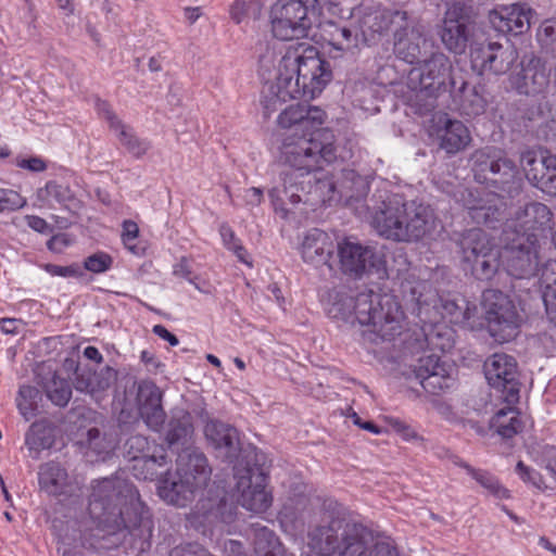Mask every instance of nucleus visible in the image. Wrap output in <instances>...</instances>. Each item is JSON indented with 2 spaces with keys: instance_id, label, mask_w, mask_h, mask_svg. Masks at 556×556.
<instances>
[{
  "instance_id": "nucleus-43",
  "label": "nucleus",
  "mask_w": 556,
  "mask_h": 556,
  "mask_svg": "<svg viewBox=\"0 0 556 556\" xmlns=\"http://www.w3.org/2000/svg\"><path fill=\"white\" fill-rule=\"evenodd\" d=\"M549 271L556 275V261H547L542 268V280L546 283L543 293V301L546 308V314L552 323L556 325V278L552 279Z\"/></svg>"
},
{
  "instance_id": "nucleus-47",
  "label": "nucleus",
  "mask_w": 556,
  "mask_h": 556,
  "mask_svg": "<svg viewBox=\"0 0 556 556\" xmlns=\"http://www.w3.org/2000/svg\"><path fill=\"white\" fill-rule=\"evenodd\" d=\"M307 184L309 185L307 194L313 195V198L309 199L312 204L319 202L325 204L326 202H330L333 199L337 187L333 179L328 175H324L318 178L315 177L314 184H312V180L309 179Z\"/></svg>"
},
{
  "instance_id": "nucleus-10",
  "label": "nucleus",
  "mask_w": 556,
  "mask_h": 556,
  "mask_svg": "<svg viewBox=\"0 0 556 556\" xmlns=\"http://www.w3.org/2000/svg\"><path fill=\"white\" fill-rule=\"evenodd\" d=\"M306 0H277L269 10L270 31L282 41L307 38L315 24Z\"/></svg>"
},
{
  "instance_id": "nucleus-63",
  "label": "nucleus",
  "mask_w": 556,
  "mask_h": 556,
  "mask_svg": "<svg viewBox=\"0 0 556 556\" xmlns=\"http://www.w3.org/2000/svg\"><path fill=\"white\" fill-rule=\"evenodd\" d=\"M16 165L21 168L28 169L34 173H41L47 168L46 162L38 156L17 160Z\"/></svg>"
},
{
  "instance_id": "nucleus-44",
  "label": "nucleus",
  "mask_w": 556,
  "mask_h": 556,
  "mask_svg": "<svg viewBox=\"0 0 556 556\" xmlns=\"http://www.w3.org/2000/svg\"><path fill=\"white\" fill-rule=\"evenodd\" d=\"M41 401L40 391L33 386H22L16 399L17 408L25 420H30L37 414L38 403Z\"/></svg>"
},
{
  "instance_id": "nucleus-9",
  "label": "nucleus",
  "mask_w": 556,
  "mask_h": 556,
  "mask_svg": "<svg viewBox=\"0 0 556 556\" xmlns=\"http://www.w3.org/2000/svg\"><path fill=\"white\" fill-rule=\"evenodd\" d=\"M408 73V85L416 89V98L425 100L419 108V113L425 114L435 108L437 92L445 87V79L452 70L450 59L435 46L430 49L426 58H421Z\"/></svg>"
},
{
  "instance_id": "nucleus-32",
  "label": "nucleus",
  "mask_w": 556,
  "mask_h": 556,
  "mask_svg": "<svg viewBox=\"0 0 556 556\" xmlns=\"http://www.w3.org/2000/svg\"><path fill=\"white\" fill-rule=\"evenodd\" d=\"M149 454L136 459L131 463L129 470L134 477L140 480H154L159 477L164 479L166 476L172 477L168 472V464L172 462L167 450L162 446L152 447Z\"/></svg>"
},
{
  "instance_id": "nucleus-27",
  "label": "nucleus",
  "mask_w": 556,
  "mask_h": 556,
  "mask_svg": "<svg viewBox=\"0 0 556 556\" xmlns=\"http://www.w3.org/2000/svg\"><path fill=\"white\" fill-rule=\"evenodd\" d=\"M321 38L338 55L354 53L359 49L363 42L358 25L354 22L338 23L334 21H325L320 24Z\"/></svg>"
},
{
  "instance_id": "nucleus-48",
  "label": "nucleus",
  "mask_w": 556,
  "mask_h": 556,
  "mask_svg": "<svg viewBox=\"0 0 556 556\" xmlns=\"http://www.w3.org/2000/svg\"><path fill=\"white\" fill-rule=\"evenodd\" d=\"M38 198L49 204L53 201L65 204L67 201L72 200L73 194L68 186L51 180L48 181L43 188L38 190Z\"/></svg>"
},
{
  "instance_id": "nucleus-56",
  "label": "nucleus",
  "mask_w": 556,
  "mask_h": 556,
  "mask_svg": "<svg viewBox=\"0 0 556 556\" xmlns=\"http://www.w3.org/2000/svg\"><path fill=\"white\" fill-rule=\"evenodd\" d=\"M365 556H401L397 546L390 540H380L374 543Z\"/></svg>"
},
{
  "instance_id": "nucleus-25",
  "label": "nucleus",
  "mask_w": 556,
  "mask_h": 556,
  "mask_svg": "<svg viewBox=\"0 0 556 556\" xmlns=\"http://www.w3.org/2000/svg\"><path fill=\"white\" fill-rule=\"evenodd\" d=\"M326 113L319 106L298 103L286 108L278 116V124L290 128L291 132H312L321 130Z\"/></svg>"
},
{
  "instance_id": "nucleus-62",
  "label": "nucleus",
  "mask_w": 556,
  "mask_h": 556,
  "mask_svg": "<svg viewBox=\"0 0 556 556\" xmlns=\"http://www.w3.org/2000/svg\"><path fill=\"white\" fill-rule=\"evenodd\" d=\"M326 3L333 14L343 15L344 11H348L354 16L355 0H326Z\"/></svg>"
},
{
  "instance_id": "nucleus-26",
  "label": "nucleus",
  "mask_w": 556,
  "mask_h": 556,
  "mask_svg": "<svg viewBox=\"0 0 556 556\" xmlns=\"http://www.w3.org/2000/svg\"><path fill=\"white\" fill-rule=\"evenodd\" d=\"M137 406L140 417L153 431H159L165 422L166 414L162 406V392L151 380L138 384Z\"/></svg>"
},
{
  "instance_id": "nucleus-29",
  "label": "nucleus",
  "mask_w": 556,
  "mask_h": 556,
  "mask_svg": "<svg viewBox=\"0 0 556 556\" xmlns=\"http://www.w3.org/2000/svg\"><path fill=\"white\" fill-rule=\"evenodd\" d=\"M204 434L219 455L232 463L240 451L237 429L219 420H210L205 425Z\"/></svg>"
},
{
  "instance_id": "nucleus-1",
  "label": "nucleus",
  "mask_w": 556,
  "mask_h": 556,
  "mask_svg": "<svg viewBox=\"0 0 556 556\" xmlns=\"http://www.w3.org/2000/svg\"><path fill=\"white\" fill-rule=\"evenodd\" d=\"M88 511L98 528L109 534L127 531L140 541V549L150 547L153 521L139 493L131 482L114 476L92 485Z\"/></svg>"
},
{
  "instance_id": "nucleus-57",
  "label": "nucleus",
  "mask_w": 556,
  "mask_h": 556,
  "mask_svg": "<svg viewBox=\"0 0 556 556\" xmlns=\"http://www.w3.org/2000/svg\"><path fill=\"white\" fill-rule=\"evenodd\" d=\"M97 110L98 113L101 115L102 118H104L111 128V130H115L124 123L117 117V115L112 110L111 105L105 101H98L97 102Z\"/></svg>"
},
{
  "instance_id": "nucleus-19",
  "label": "nucleus",
  "mask_w": 556,
  "mask_h": 556,
  "mask_svg": "<svg viewBox=\"0 0 556 556\" xmlns=\"http://www.w3.org/2000/svg\"><path fill=\"white\" fill-rule=\"evenodd\" d=\"M422 326L419 329L414 330L408 340H406V350L412 356L437 354V352H445L452 349L453 340L451 331L438 319H433L431 316L418 315Z\"/></svg>"
},
{
  "instance_id": "nucleus-37",
  "label": "nucleus",
  "mask_w": 556,
  "mask_h": 556,
  "mask_svg": "<svg viewBox=\"0 0 556 556\" xmlns=\"http://www.w3.org/2000/svg\"><path fill=\"white\" fill-rule=\"evenodd\" d=\"M440 37L447 50L454 53H462L467 46V26L459 20L445 17Z\"/></svg>"
},
{
  "instance_id": "nucleus-28",
  "label": "nucleus",
  "mask_w": 556,
  "mask_h": 556,
  "mask_svg": "<svg viewBox=\"0 0 556 556\" xmlns=\"http://www.w3.org/2000/svg\"><path fill=\"white\" fill-rule=\"evenodd\" d=\"M407 20V12L389 9H369L359 11L358 29L364 43H367L376 34H382L391 26L397 28Z\"/></svg>"
},
{
  "instance_id": "nucleus-6",
  "label": "nucleus",
  "mask_w": 556,
  "mask_h": 556,
  "mask_svg": "<svg viewBox=\"0 0 556 556\" xmlns=\"http://www.w3.org/2000/svg\"><path fill=\"white\" fill-rule=\"evenodd\" d=\"M401 292L403 299L414 305L417 315L448 319L452 324H464L477 309L463 296L439 295L426 280L405 279L401 283Z\"/></svg>"
},
{
  "instance_id": "nucleus-18",
  "label": "nucleus",
  "mask_w": 556,
  "mask_h": 556,
  "mask_svg": "<svg viewBox=\"0 0 556 556\" xmlns=\"http://www.w3.org/2000/svg\"><path fill=\"white\" fill-rule=\"evenodd\" d=\"M434 46V41L425 35L422 26L408 17L394 29V54L408 64L420 63L421 58H426Z\"/></svg>"
},
{
  "instance_id": "nucleus-5",
  "label": "nucleus",
  "mask_w": 556,
  "mask_h": 556,
  "mask_svg": "<svg viewBox=\"0 0 556 556\" xmlns=\"http://www.w3.org/2000/svg\"><path fill=\"white\" fill-rule=\"evenodd\" d=\"M333 135L321 129L312 132H291L280 146V161L300 176H307L321 168V161L331 163L336 159Z\"/></svg>"
},
{
  "instance_id": "nucleus-59",
  "label": "nucleus",
  "mask_w": 556,
  "mask_h": 556,
  "mask_svg": "<svg viewBox=\"0 0 556 556\" xmlns=\"http://www.w3.org/2000/svg\"><path fill=\"white\" fill-rule=\"evenodd\" d=\"M173 274L176 277L184 278L192 283L198 290L202 291L200 286L195 282V277L192 276L191 266L186 257H181L180 261L174 265Z\"/></svg>"
},
{
  "instance_id": "nucleus-23",
  "label": "nucleus",
  "mask_w": 556,
  "mask_h": 556,
  "mask_svg": "<svg viewBox=\"0 0 556 556\" xmlns=\"http://www.w3.org/2000/svg\"><path fill=\"white\" fill-rule=\"evenodd\" d=\"M471 62L482 72L495 75L505 74L518 58L517 51L509 45L489 41L480 43L471 50Z\"/></svg>"
},
{
  "instance_id": "nucleus-16",
  "label": "nucleus",
  "mask_w": 556,
  "mask_h": 556,
  "mask_svg": "<svg viewBox=\"0 0 556 556\" xmlns=\"http://www.w3.org/2000/svg\"><path fill=\"white\" fill-rule=\"evenodd\" d=\"M483 368L488 383L502 393L506 404L517 403L520 382L516 359L507 354L495 353L484 362Z\"/></svg>"
},
{
  "instance_id": "nucleus-46",
  "label": "nucleus",
  "mask_w": 556,
  "mask_h": 556,
  "mask_svg": "<svg viewBox=\"0 0 556 556\" xmlns=\"http://www.w3.org/2000/svg\"><path fill=\"white\" fill-rule=\"evenodd\" d=\"M342 188L345 190V195L355 201L361 200L367 195L369 190V181L366 177L358 175L353 169L343 172Z\"/></svg>"
},
{
  "instance_id": "nucleus-22",
  "label": "nucleus",
  "mask_w": 556,
  "mask_h": 556,
  "mask_svg": "<svg viewBox=\"0 0 556 556\" xmlns=\"http://www.w3.org/2000/svg\"><path fill=\"white\" fill-rule=\"evenodd\" d=\"M462 201L476 224L494 227L504 217V202L496 193L466 189L462 192Z\"/></svg>"
},
{
  "instance_id": "nucleus-21",
  "label": "nucleus",
  "mask_w": 556,
  "mask_h": 556,
  "mask_svg": "<svg viewBox=\"0 0 556 556\" xmlns=\"http://www.w3.org/2000/svg\"><path fill=\"white\" fill-rule=\"evenodd\" d=\"M554 226V213L544 203L530 202L515 214V220L508 224L507 230L513 229L515 235H534L541 241L545 239L546 231Z\"/></svg>"
},
{
  "instance_id": "nucleus-54",
  "label": "nucleus",
  "mask_w": 556,
  "mask_h": 556,
  "mask_svg": "<svg viewBox=\"0 0 556 556\" xmlns=\"http://www.w3.org/2000/svg\"><path fill=\"white\" fill-rule=\"evenodd\" d=\"M26 205V199L11 189H0V213L11 212Z\"/></svg>"
},
{
  "instance_id": "nucleus-8",
  "label": "nucleus",
  "mask_w": 556,
  "mask_h": 556,
  "mask_svg": "<svg viewBox=\"0 0 556 556\" xmlns=\"http://www.w3.org/2000/svg\"><path fill=\"white\" fill-rule=\"evenodd\" d=\"M462 264L479 280L492 279L500 268L501 252L481 228L464 231L456 241Z\"/></svg>"
},
{
  "instance_id": "nucleus-45",
  "label": "nucleus",
  "mask_w": 556,
  "mask_h": 556,
  "mask_svg": "<svg viewBox=\"0 0 556 556\" xmlns=\"http://www.w3.org/2000/svg\"><path fill=\"white\" fill-rule=\"evenodd\" d=\"M458 465L466 469L467 473L470 475L489 494L498 498L508 496L507 490L504 489L497 479L490 472L481 469H475L466 463H459Z\"/></svg>"
},
{
  "instance_id": "nucleus-58",
  "label": "nucleus",
  "mask_w": 556,
  "mask_h": 556,
  "mask_svg": "<svg viewBox=\"0 0 556 556\" xmlns=\"http://www.w3.org/2000/svg\"><path fill=\"white\" fill-rule=\"evenodd\" d=\"M45 270L49 273L51 276H58V277H77L79 276L80 269L78 265H68V266H61L55 264H46L43 266Z\"/></svg>"
},
{
  "instance_id": "nucleus-35",
  "label": "nucleus",
  "mask_w": 556,
  "mask_h": 556,
  "mask_svg": "<svg viewBox=\"0 0 556 556\" xmlns=\"http://www.w3.org/2000/svg\"><path fill=\"white\" fill-rule=\"evenodd\" d=\"M295 173L296 172H283L281 174V187H275L269 191V197L275 205V207H280L282 211H287L286 204L290 203L295 205L300 202H309V198L303 199V195L300 191H304L303 186H299L295 182Z\"/></svg>"
},
{
  "instance_id": "nucleus-52",
  "label": "nucleus",
  "mask_w": 556,
  "mask_h": 556,
  "mask_svg": "<svg viewBox=\"0 0 556 556\" xmlns=\"http://www.w3.org/2000/svg\"><path fill=\"white\" fill-rule=\"evenodd\" d=\"M87 442L89 447L98 455H106L115 447L113 438H102L101 431L97 428H90L87 431Z\"/></svg>"
},
{
  "instance_id": "nucleus-36",
  "label": "nucleus",
  "mask_w": 556,
  "mask_h": 556,
  "mask_svg": "<svg viewBox=\"0 0 556 556\" xmlns=\"http://www.w3.org/2000/svg\"><path fill=\"white\" fill-rule=\"evenodd\" d=\"M38 480L42 491L49 495L56 496L64 493L67 473L60 464L49 462L39 467Z\"/></svg>"
},
{
  "instance_id": "nucleus-55",
  "label": "nucleus",
  "mask_w": 556,
  "mask_h": 556,
  "mask_svg": "<svg viewBox=\"0 0 556 556\" xmlns=\"http://www.w3.org/2000/svg\"><path fill=\"white\" fill-rule=\"evenodd\" d=\"M112 264L113 258L111 255L104 252H97L85 260L84 267L88 271L101 274L109 270Z\"/></svg>"
},
{
  "instance_id": "nucleus-20",
  "label": "nucleus",
  "mask_w": 556,
  "mask_h": 556,
  "mask_svg": "<svg viewBox=\"0 0 556 556\" xmlns=\"http://www.w3.org/2000/svg\"><path fill=\"white\" fill-rule=\"evenodd\" d=\"M520 166L528 181L546 194L556 195V155L548 151L526 150Z\"/></svg>"
},
{
  "instance_id": "nucleus-12",
  "label": "nucleus",
  "mask_w": 556,
  "mask_h": 556,
  "mask_svg": "<svg viewBox=\"0 0 556 556\" xmlns=\"http://www.w3.org/2000/svg\"><path fill=\"white\" fill-rule=\"evenodd\" d=\"M482 305L489 332L495 340L510 341L517 336L521 316L507 294L488 289L482 293Z\"/></svg>"
},
{
  "instance_id": "nucleus-42",
  "label": "nucleus",
  "mask_w": 556,
  "mask_h": 556,
  "mask_svg": "<svg viewBox=\"0 0 556 556\" xmlns=\"http://www.w3.org/2000/svg\"><path fill=\"white\" fill-rule=\"evenodd\" d=\"M114 132L121 144L136 159H141L151 148L150 142L139 138L129 125L123 124Z\"/></svg>"
},
{
  "instance_id": "nucleus-50",
  "label": "nucleus",
  "mask_w": 556,
  "mask_h": 556,
  "mask_svg": "<svg viewBox=\"0 0 556 556\" xmlns=\"http://www.w3.org/2000/svg\"><path fill=\"white\" fill-rule=\"evenodd\" d=\"M154 446L162 445L156 444L155 442H150L144 435L135 434L128 438L125 442V456L130 463H132L146 454H149L151 451H153L152 447Z\"/></svg>"
},
{
  "instance_id": "nucleus-40",
  "label": "nucleus",
  "mask_w": 556,
  "mask_h": 556,
  "mask_svg": "<svg viewBox=\"0 0 556 556\" xmlns=\"http://www.w3.org/2000/svg\"><path fill=\"white\" fill-rule=\"evenodd\" d=\"M192 433L193 426L190 414L180 412L173 416L168 424L166 441L169 446L186 445L190 442Z\"/></svg>"
},
{
  "instance_id": "nucleus-60",
  "label": "nucleus",
  "mask_w": 556,
  "mask_h": 556,
  "mask_svg": "<svg viewBox=\"0 0 556 556\" xmlns=\"http://www.w3.org/2000/svg\"><path fill=\"white\" fill-rule=\"evenodd\" d=\"M516 471L525 482H529L536 488H541L543 483L541 475L534 469L527 467L522 462H518Z\"/></svg>"
},
{
  "instance_id": "nucleus-7",
  "label": "nucleus",
  "mask_w": 556,
  "mask_h": 556,
  "mask_svg": "<svg viewBox=\"0 0 556 556\" xmlns=\"http://www.w3.org/2000/svg\"><path fill=\"white\" fill-rule=\"evenodd\" d=\"M212 476L206 456L195 448H185L177 457L175 476H166L159 482V494L166 502L185 506L190 496L204 489Z\"/></svg>"
},
{
  "instance_id": "nucleus-15",
  "label": "nucleus",
  "mask_w": 556,
  "mask_h": 556,
  "mask_svg": "<svg viewBox=\"0 0 556 556\" xmlns=\"http://www.w3.org/2000/svg\"><path fill=\"white\" fill-rule=\"evenodd\" d=\"M407 378L413 377L421 384L424 390L431 394H440L452 389L456 379L453 366L441 362L437 354L420 355L415 364L409 365Z\"/></svg>"
},
{
  "instance_id": "nucleus-31",
  "label": "nucleus",
  "mask_w": 556,
  "mask_h": 556,
  "mask_svg": "<svg viewBox=\"0 0 556 556\" xmlns=\"http://www.w3.org/2000/svg\"><path fill=\"white\" fill-rule=\"evenodd\" d=\"M529 12L521 4L502 7L490 12L489 21L497 33L520 35L530 27Z\"/></svg>"
},
{
  "instance_id": "nucleus-30",
  "label": "nucleus",
  "mask_w": 556,
  "mask_h": 556,
  "mask_svg": "<svg viewBox=\"0 0 556 556\" xmlns=\"http://www.w3.org/2000/svg\"><path fill=\"white\" fill-rule=\"evenodd\" d=\"M549 83V71L540 58H531L513 78V85L520 94L531 96L545 90Z\"/></svg>"
},
{
  "instance_id": "nucleus-34",
  "label": "nucleus",
  "mask_w": 556,
  "mask_h": 556,
  "mask_svg": "<svg viewBox=\"0 0 556 556\" xmlns=\"http://www.w3.org/2000/svg\"><path fill=\"white\" fill-rule=\"evenodd\" d=\"M483 92L482 86L463 81L460 87L454 91L453 100L462 114L469 117L478 116L484 113L486 108Z\"/></svg>"
},
{
  "instance_id": "nucleus-41",
  "label": "nucleus",
  "mask_w": 556,
  "mask_h": 556,
  "mask_svg": "<svg viewBox=\"0 0 556 556\" xmlns=\"http://www.w3.org/2000/svg\"><path fill=\"white\" fill-rule=\"evenodd\" d=\"M491 427L504 439H510L521 429V421L518 412L513 404L498 409L491 419Z\"/></svg>"
},
{
  "instance_id": "nucleus-2",
  "label": "nucleus",
  "mask_w": 556,
  "mask_h": 556,
  "mask_svg": "<svg viewBox=\"0 0 556 556\" xmlns=\"http://www.w3.org/2000/svg\"><path fill=\"white\" fill-rule=\"evenodd\" d=\"M331 80L329 64L323 60L316 48L307 46L300 53L288 50L280 59L275 81H267L262 90L265 116L276 112L290 99H314Z\"/></svg>"
},
{
  "instance_id": "nucleus-49",
  "label": "nucleus",
  "mask_w": 556,
  "mask_h": 556,
  "mask_svg": "<svg viewBox=\"0 0 556 556\" xmlns=\"http://www.w3.org/2000/svg\"><path fill=\"white\" fill-rule=\"evenodd\" d=\"M46 393L49 400L56 406L64 407L72 397L71 384L59 377H53L46 387Z\"/></svg>"
},
{
  "instance_id": "nucleus-24",
  "label": "nucleus",
  "mask_w": 556,
  "mask_h": 556,
  "mask_svg": "<svg viewBox=\"0 0 556 556\" xmlns=\"http://www.w3.org/2000/svg\"><path fill=\"white\" fill-rule=\"evenodd\" d=\"M334 250L330 236L317 228L307 231L300 247L302 260L306 264L315 268L326 267L330 274L334 273L331 262Z\"/></svg>"
},
{
  "instance_id": "nucleus-64",
  "label": "nucleus",
  "mask_w": 556,
  "mask_h": 556,
  "mask_svg": "<svg viewBox=\"0 0 556 556\" xmlns=\"http://www.w3.org/2000/svg\"><path fill=\"white\" fill-rule=\"evenodd\" d=\"M230 17L236 24H240L248 15V7L245 0H235L230 5Z\"/></svg>"
},
{
  "instance_id": "nucleus-14",
  "label": "nucleus",
  "mask_w": 556,
  "mask_h": 556,
  "mask_svg": "<svg viewBox=\"0 0 556 556\" xmlns=\"http://www.w3.org/2000/svg\"><path fill=\"white\" fill-rule=\"evenodd\" d=\"M340 269L344 275L361 278L369 271H386L383 255L369 245L345 239L338 244Z\"/></svg>"
},
{
  "instance_id": "nucleus-13",
  "label": "nucleus",
  "mask_w": 556,
  "mask_h": 556,
  "mask_svg": "<svg viewBox=\"0 0 556 556\" xmlns=\"http://www.w3.org/2000/svg\"><path fill=\"white\" fill-rule=\"evenodd\" d=\"M238 502L248 510L264 513L271 505V495L266 491L267 477L258 467L233 466Z\"/></svg>"
},
{
  "instance_id": "nucleus-33",
  "label": "nucleus",
  "mask_w": 556,
  "mask_h": 556,
  "mask_svg": "<svg viewBox=\"0 0 556 556\" xmlns=\"http://www.w3.org/2000/svg\"><path fill=\"white\" fill-rule=\"evenodd\" d=\"M439 123L442 124L438 129L440 148L446 153L455 154L469 144L471 140L469 130L460 121L444 116L439 119Z\"/></svg>"
},
{
  "instance_id": "nucleus-38",
  "label": "nucleus",
  "mask_w": 556,
  "mask_h": 556,
  "mask_svg": "<svg viewBox=\"0 0 556 556\" xmlns=\"http://www.w3.org/2000/svg\"><path fill=\"white\" fill-rule=\"evenodd\" d=\"M53 443V430L46 420L31 424L26 432L25 444L30 452L36 454L35 457H37L41 451L50 448Z\"/></svg>"
},
{
  "instance_id": "nucleus-53",
  "label": "nucleus",
  "mask_w": 556,
  "mask_h": 556,
  "mask_svg": "<svg viewBox=\"0 0 556 556\" xmlns=\"http://www.w3.org/2000/svg\"><path fill=\"white\" fill-rule=\"evenodd\" d=\"M383 261L386 262L387 270L384 273H377L379 277H389L391 275L400 277L406 274L410 266L407 255L403 250H397L392 254V264H389V262L386 258H383Z\"/></svg>"
},
{
  "instance_id": "nucleus-61",
  "label": "nucleus",
  "mask_w": 556,
  "mask_h": 556,
  "mask_svg": "<svg viewBox=\"0 0 556 556\" xmlns=\"http://www.w3.org/2000/svg\"><path fill=\"white\" fill-rule=\"evenodd\" d=\"M139 233L138 225L132 220H125L123 224L122 239L124 244L129 249L134 250V241L137 239Z\"/></svg>"
},
{
  "instance_id": "nucleus-11",
  "label": "nucleus",
  "mask_w": 556,
  "mask_h": 556,
  "mask_svg": "<svg viewBox=\"0 0 556 556\" xmlns=\"http://www.w3.org/2000/svg\"><path fill=\"white\" fill-rule=\"evenodd\" d=\"M505 233L504 264L507 273L518 279L538 274L542 261V243L534 235Z\"/></svg>"
},
{
  "instance_id": "nucleus-39",
  "label": "nucleus",
  "mask_w": 556,
  "mask_h": 556,
  "mask_svg": "<svg viewBox=\"0 0 556 556\" xmlns=\"http://www.w3.org/2000/svg\"><path fill=\"white\" fill-rule=\"evenodd\" d=\"M254 549L256 556H293L274 531L266 527L255 530Z\"/></svg>"
},
{
  "instance_id": "nucleus-17",
  "label": "nucleus",
  "mask_w": 556,
  "mask_h": 556,
  "mask_svg": "<svg viewBox=\"0 0 556 556\" xmlns=\"http://www.w3.org/2000/svg\"><path fill=\"white\" fill-rule=\"evenodd\" d=\"M472 172L478 182L506 184L517 174L516 164L495 147H485L471 155Z\"/></svg>"
},
{
  "instance_id": "nucleus-51",
  "label": "nucleus",
  "mask_w": 556,
  "mask_h": 556,
  "mask_svg": "<svg viewBox=\"0 0 556 556\" xmlns=\"http://www.w3.org/2000/svg\"><path fill=\"white\" fill-rule=\"evenodd\" d=\"M219 233L223 239L224 245L228 250L232 251L240 262L251 266L252 264L248 260L249 254L244 247L236 238L233 230L227 224H223L219 228Z\"/></svg>"
},
{
  "instance_id": "nucleus-3",
  "label": "nucleus",
  "mask_w": 556,
  "mask_h": 556,
  "mask_svg": "<svg viewBox=\"0 0 556 556\" xmlns=\"http://www.w3.org/2000/svg\"><path fill=\"white\" fill-rule=\"evenodd\" d=\"M321 301L330 318L369 326L383 341H391L402 333L404 313L392 294L366 290L352 296L343 288H333L323 295Z\"/></svg>"
},
{
  "instance_id": "nucleus-4",
  "label": "nucleus",
  "mask_w": 556,
  "mask_h": 556,
  "mask_svg": "<svg viewBox=\"0 0 556 556\" xmlns=\"http://www.w3.org/2000/svg\"><path fill=\"white\" fill-rule=\"evenodd\" d=\"M366 208L376 232L394 242H417L434 228L435 217L429 205L399 193H374L366 200Z\"/></svg>"
}]
</instances>
